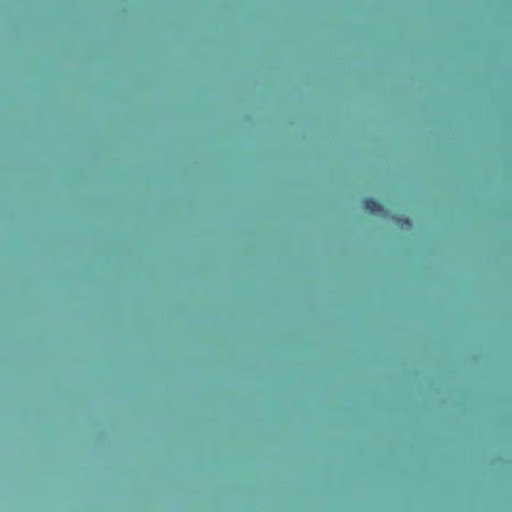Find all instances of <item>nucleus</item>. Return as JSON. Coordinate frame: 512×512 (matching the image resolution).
I'll return each instance as SVG.
<instances>
[{
	"instance_id": "1",
	"label": "nucleus",
	"mask_w": 512,
	"mask_h": 512,
	"mask_svg": "<svg viewBox=\"0 0 512 512\" xmlns=\"http://www.w3.org/2000/svg\"><path fill=\"white\" fill-rule=\"evenodd\" d=\"M364 209L373 215H382L384 213L383 206L372 198H367L363 202Z\"/></svg>"
},
{
	"instance_id": "2",
	"label": "nucleus",
	"mask_w": 512,
	"mask_h": 512,
	"mask_svg": "<svg viewBox=\"0 0 512 512\" xmlns=\"http://www.w3.org/2000/svg\"><path fill=\"white\" fill-rule=\"evenodd\" d=\"M398 222L402 221L404 225H406L408 228L411 227V222L408 220V219H404V218H398L397 219Z\"/></svg>"
}]
</instances>
